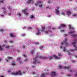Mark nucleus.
I'll list each match as a JSON object with an SVG mask.
<instances>
[{
	"label": "nucleus",
	"mask_w": 77,
	"mask_h": 77,
	"mask_svg": "<svg viewBox=\"0 0 77 77\" xmlns=\"http://www.w3.org/2000/svg\"><path fill=\"white\" fill-rule=\"evenodd\" d=\"M63 42H61V45H63Z\"/></svg>",
	"instance_id": "obj_54"
},
{
	"label": "nucleus",
	"mask_w": 77,
	"mask_h": 77,
	"mask_svg": "<svg viewBox=\"0 0 77 77\" xmlns=\"http://www.w3.org/2000/svg\"><path fill=\"white\" fill-rule=\"evenodd\" d=\"M61 14L63 15H65V13H64V12H62L61 13Z\"/></svg>",
	"instance_id": "obj_36"
},
{
	"label": "nucleus",
	"mask_w": 77,
	"mask_h": 77,
	"mask_svg": "<svg viewBox=\"0 0 77 77\" xmlns=\"http://www.w3.org/2000/svg\"><path fill=\"white\" fill-rule=\"evenodd\" d=\"M28 8H25L24 10H22V12H23L24 14L25 15H26V16H28V15H29V13H27L26 12V11H28Z\"/></svg>",
	"instance_id": "obj_2"
},
{
	"label": "nucleus",
	"mask_w": 77,
	"mask_h": 77,
	"mask_svg": "<svg viewBox=\"0 0 77 77\" xmlns=\"http://www.w3.org/2000/svg\"><path fill=\"white\" fill-rule=\"evenodd\" d=\"M8 72H9V73H11L12 75H22V73H23V74H24V73H23V72H21V71H20L19 70L18 71V72H17V71L15 72V73H12L11 72V70H8Z\"/></svg>",
	"instance_id": "obj_1"
},
{
	"label": "nucleus",
	"mask_w": 77,
	"mask_h": 77,
	"mask_svg": "<svg viewBox=\"0 0 77 77\" xmlns=\"http://www.w3.org/2000/svg\"><path fill=\"white\" fill-rule=\"evenodd\" d=\"M35 44H36V45H38L39 44V43L35 42Z\"/></svg>",
	"instance_id": "obj_50"
},
{
	"label": "nucleus",
	"mask_w": 77,
	"mask_h": 77,
	"mask_svg": "<svg viewBox=\"0 0 77 77\" xmlns=\"http://www.w3.org/2000/svg\"><path fill=\"white\" fill-rule=\"evenodd\" d=\"M63 69H66V67L65 66V67L63 68Z\"/></svg>",
	"instance_id": "obj_47"
},
{
	"label": "nucleus",
	"mask_w": 77,
	"mask_h": 77,
	"mask_svg": "<svg viewBox=\"0 0 77 77\" xmlns=\"http://www.w3.org/2000/svg\"><path fill=\"white\" fill-rule=\"evenodd\" d=\"M38 59V56H35V58H34L33 64L36 65V60Z\"/></svg>",
	"instance_id": "obj_6"
},
{
	"label": "nucleus",
	"mask_w": 77,
	"mask_h": 77,
	"mask_svg": "<svg viewBox=\"0 0 77 77\" xmlns=\"http://www.w3.org/2000/svg\"><path fill=\"white\" fill-rule=\"evenodd\" d=\"M42 29H43V31H44V30H45V28L44 27H42Z\"/></svg>",
	"instance_id": "obj_32"
},
{
	"label": "nucleus",
	"mask_w": 77,
	"mask_h": 77,
	"mask_svg": "<svg viewBox=\"0 0 77 77\" xmlns=\"http://www.w3.org/2000/svg\"><path fill=\"white\" fill-rule=\"evenodd\" d=\"M74 31H71V32H69V34H71L72 36V37H73L74 38H75V37H77V35L76 34H73L72 35V33H74Z\"/></svg>",
	"instance_id": "obj_5"
},
{
	"label": "nucleus",
	"mask_w": 77,
	"mask_h": 77,
	"mask_svg": "<svg viewBox=\"0 0 77 77\" xmlns=\"http://www.w3.org/2000/svg\"><path fill=\"white\" fill-rule=\"evenodd\" d=\"M69 29H70V30L74 29V27H71V25H69Z\"/></svg>",
	"instance_id": "obj_11"
},
{
	"label": "nucleus",
	"mask_w": 77,
	"mask_h": 77,
	"mask_svg": "<svg viewBox=\"0 0 77 77\" xmlns=\"http://www.w3.org/2000/svg\"><path fill=\"white\" fill-rule=\"evenodd\" d=\"M69 72H74V71H73V70H70L69 71Z\"/></svg>",
	"instance_id": "obj_43"
},
{
	"label": "nucleus",
	"mask_w": 77,
	"mask_h": 77,
	"mask_svg": "<svg viewBox=\"0 0 77 77\" xmlns=\"http://www.w3.org/2000/svg\"><path fill=\"white\" fill-rule=\"evenodd\" d=\"M17 15L18 16V17H20V16L21 15V14L20 13H19L17 14Z\"/></svg>",
	"instance_id": "obj_25"
},
{
	"label": "nucleus",
	"mask_w": 77,
	"mask_h": 77,
	"mask_svg": "<svg viewBox=\"0 0 77 77\" xmlns=\"http://www.w3.org/2000/svg\"><path fill=\"white\" fill-rule=\"evenodd\" d=\"M58 55L59 56H62V55H60V54L59 53L58 54Z\"/></svg>",
	"instance_id": "obj_52"
},
{
	"label": "nucleus",
	"mask_w": 77,
	"mask_h": 77,
	"mask_svg": "<svg viewBox=\"0 0 77 77\" xmlns=\"http://www.w3.org/2000/svg\"><path fill=\"white\" fill-rule=\"evenodd\" d=\"M76 15H77V14H73L72 15V16L73 17H75V16H76Z\"/></svg>",
	"instance_id": "obj_31"
},
{
	"label": "nucleus",
	"mask_w": 77,
	"mask_h": 77,
	"mask_svg": "<svg viewBox=\"0 0 77 77\" xmlns=\"http://www.w3.org/2000/svg\"><path fill=\"white\" fill-rule=\"evenodd\" d=\"M55 12L56 14H57V15H59V11L57 9H56L55 10Z\"/></svg>",
	"instance_id": "obj_15"
},
{
	"label": "nucleus",
	"mask_w": 77,
	"mask_h": 77,
	"mask_svg": "<svg viewBox=\"0 0 77 77\" xmlns=\"http://www.w3.org/2000/svg\"><path fill=\"white\" fill-rule=\"evenodd\" d=\"M68 55H70V52H69L68 53Z\"/></svg>",
	"instance_id": "obj_55"
},
{
	"label": "nucleus",
	"mask_w": 77,
	"mask_h": 77,
	"mask_svg": "<svg viewBox=\"0 0 77 77\" xmlns=\"http://www.w3.org/2000/svg\"><path fill=\"white\" fill-rule=\"evenodd\" d=\"M30 18H34V16L33 15H31L30 17Z\"/></svg>",
	"instance_id": "obj_19"
},
{
	"label": "nucleus",
	"mask_w": 77,
	"mask_h": 77,
	"mask_svg": "<svg viewBox=\"0 0 77 77\" xmlns=\"http://www.w3.org/2000/svg\"><path fill=\"white\" fill-rule=\"evenodd\" d=\"M23 56H24V57H26L27 56V55H26V54H24L23 55Z\"/></svg>",
	"instance_id": "obj_48"
},
{
	"label": "nucleus",
	"mask_w": 77,
	"mask_h": 77,
	"mask_svg": "<svg viewBox=\"0 0 77 77\" xmlns=\"http://www.w3.org/2000/svg\"><path fill=\"white\" fill-rule=\"evenodd\" d=\"M67 41V39L66 38L65 39V40L63 41L64 43H65V44L66 45H68V44L67 42H66V41Z\"/></svg>",
	"instance_id": "obj_12"
},
{
	"label": "nucleus",
	"mask_w": 77,
	"mask_h": 77,
	"mask_svg": "<svg viewBox=\"0 0 77 77\" xmlns=\"http://www.w3.org/2000/svg\"><path fill=\"white\" fill-rule=\"evenodd\" d=\"M26 47V46H25V45H23V48H25V47Z\"/></svg>",
	"instance_id": "obj_42"
},
{
	"label": "nucleus",
	"mask_w": 77,
	"mask_h": 77,
	"mask_svg": "<svg viewBox=\"0 0 77 77\" xmlns=\"http://www.w3.org/2000/svg\"><path fill=\"white\" fill-rule=\"evenodd\" d=\"M10 36H11V38H12V37H15V35L14 34H13L12 33H10Z\"/></svg>",
	"instance_id": "obj_10"
},
{
	"label": "nucleus",
	"mask_w": 77,
	"mask_h": 77,
	"mask_svg": "<svg viewBox=\"0 0 77 77\" xmlns=\"http://www.w3.org/2000/svg\"><path fill=\"white\" fill-rule=\"evenodd\" d=\"M1 17H3L4 16L3 14H1Z\"/></svg>",
	"instance_id": "obj_57"
},
{
	"label": "nucleus",
	"mask_w": 77,
	"mask_h": 77,
	"mask_svg": "<svg viewBox=\"0 0 77 77\" xmlns=\"http://www.w3.org/2000/svg\"><path fill=\"white\" fill-rule=\"evenodd\" d=\"M67 14H70L71 13V12L70 11H67Z\"/></svg>",
	"instance_id": "obj_22"
},
{
	"label": "nucleus",
	"mask_w": 77,
	"mask_h": 77,
	"mask_svg": "<svg viewBox=\"0 0 77 77\" xmlns=\"http://www.w3.org/2000/svg\"><path fill=\"white\" fill-rule=\"evenodd\" d=\"M64 31H64V30H61L60 31V32H64Z\"/></svg>",
	"instance_id": "obj_53"
},
{
	"label": "nucleus",
	"mask_w": 77,
	"mask_h": 77,
	"mask_svg": "<svg viewBox=\"0 0 77 77\" xmlns=\"http://www.w3.org/2000/svg\"><path fill=\"white\" fill-rule=\"evenodd\" d=\"M51 75L52 77H54V76H56L57 75V73L55 72H51Z\"/></svg>",
	"instance_id": "obj_7"
},
{
	"label": "nucleus",
	"mask_w": 77,
	"mask_h": 77,
	"mask_svg": "<svg viewBox=\"0 0 77 77\" xmlns=\"http://www.w3.org/2000/svg\"><path fill=\"white\" fill-rule=\"evenodd\" d=\"M59 68H62V66H61L60 65L59 66Z\"/></svg>",
	"instance_id": "obj_37"
},
{
	"label": "nucleus",
	"mask_w": 77,
	"mask_h": 77,
	"mask_svg": "<svg viewBox=\"0 0 77 77\" xmlns=\"http://www.w3.org/2000/svg\"><path fill=\"white\" fill-rule=\"evenodd\" d=\"M38 58H39L40 59H47V57H42L41 56H39L38 57Z\"/></svg>",
	"instance_id": "obj_8"
},
{
	"label": "nucleus",
	"mask_w": 77,
	"mask_h": 77,
	"mask_svg": "<svg viewBox=\"0 0 77 77\" xmlns=\"http://www.w3.org/2000/svg\"><path fill=\"white\" fill-rule=\"evenodd\" d=\"M50 1H48V4H50Z\"/></svg>",
	"instance_id": "obj_60"
},
{
	"label": "nucleus",
	"mask_w": 77,
	"mask_h": 77,
	"mask_svg": "<svg viewBox=\"0 0 77 77\" xmlns=\"http://www.w3.org/2000/svg\"><path fill=\"white\" fill-rule=\"evenodd\" d=\"M6 60V62H8V60Z\"/></svg>",
	"instance_id": "obj_58"
},
{
	"label": "nucleus",
	"mask_w": 77,
	"mask_h": 77,
	"mask_svg": "<svg viewBox=\"0 0 77 77\" xmlns=\"http://www.w3.org/2000/svg\"><path fill=\"white\" fill-rule=\"evenodd\" d=\"M19 63L21 64L22 63L23 64V62H22V61H20V62H19Z\"/></svg>",
	"instance_id": "obj_40"
},
{
	"label": "nucleus",
	"mask_w": 77,
	"mask_h": 77,
	"mask_svg": "<svg viewBox=\"0 0 77 77\" xmlns=\"http://www.w3.org/2000/svg\"><path fill=\"white\" fill-rule=\"evenodd\" d=\"M53 57H54L55 59H60V57H58L57 56H56L55 55H53V56H50L49 57V59H53Z\"/></svg>",
	"instance_id": "obj_4"
},
{
	"label": "nucleus",
	"mask_w": 77,
	"mask_h": 77,
	"mask_svg": "<svg viewBox=\"0 0 77 77\" xmlns=\"http://www.w3.org/2000/svg\"><path fill=\"white\" fill-rule=\"evenodd\" d=\"M8 59H12V57H8Z\"/></svg>",
	"instance_id": "obj_28"
},
{
	"label": "nucleus",
	"mask_w": 77,
	"mask_h": 77,
	"mask_svg": "<svg viewBox=\"0 0 77 77\" xmlns=\"http://www.w3.org/2000/svg\"><path fill=\"white\" fill-rule=\"evenodd\" d=\"M3 48H2V46L0 45V50H1V51H2V50H3Z\"/></svg>",
	"instance_id": "obj_29"
},
{
	"label": "nucleus",
	"mask_w": 77,
	"mask_h": 77,
	"mask_svg": "<svg viewBox=\"0 0 77 77\" xmlns=\"http://www.w3.org/2000/svg\"><path fill=\"white\" fill-rule=\"evenodd\" d=\"M9 10V11H11V10H12V9L11 8V7H10V6H8V7Z\"/></svg>",
	"instance_id": "obj_26"
},
{
	"label": "nucleus",
	"mask_w": 77,
	"mask_h": 77,
	"mask_svg": "<svg viewBox=\"0 0 77 77\" xmlns=\"http://www.w3.org/2000/svg\"><path fill=\"white\" fill-rule=\"evenodd\" d=\"M75 57H76V58H77V56L75 55Z\"/></svg>",
	"instance_id": "obj_64"
},
{
	"label": "nucleus",
	"mask_w": 77,
	"mask_h": 77,
	"mask_svg": "<svg viewBox=\"0 0 77 77\" xmlns=\"http://www.w3.org/2000/svg\"><path fill=\"white\" fill-rule=\"evenodd\" d=\"M68 76H71V75H70V74H69V75H68Z\"/></svg>",
	"instance_id": "obj_62"
},
{
	"label": "nucleus",
	"mask_w": 77,
	"mask_h": 77,
	"mask_svg": "<svg viewBox=\"0 0 77 77\" xmlns=\"http://www.w3.org/2000/svg\"><path fill=\"white\" fill-rule=\"evenodd\" d=\"M4 1V0H0V3H2L3 2V1Z\"/></svg>",
	"instance_id": "obj_34"
},
{
	"label": "nucleus",
	"mask_w": 77,
	"mask_h": 77,
	"mask_svg": "<svg viewBox=\"0 0 77 77\" xmlns=\"http://www.w3.org/2000/svg\"><path fill=\"white\" fill-rule=\"evenodd\" d=\"M40 49L41 50L42 49V48H43V46H41L39 47Z\"/></svg>",
	"instance_id": "obj_30"
},
{
	"label": "nucleus",
	"mask_w": 77,
	"mask_h": 77,
	"mask_svg": "<svg viewBox=\"0 0 77 77\" xmlns=\"http://www.w3.org/2000/svg\"><path fill=\"white\" fill-rule=\"evenodd\" d=\"M4 31L3 30V29H0V32H3Z\"/></svg>",
	"instance_id": "obj_33"
},
{
	"label": "nucleus",
	"mask_w": 77,
	"mask_h": 77,
	"mask_svg": "<svg viewBox=\"0 0 77 77\" xmlns=\"http://www.w3.org/2000/svg\"><path fill=\"white\" fill-rule=\"evenodd\" d=\"M38 4H39L38 6L40 8H41V7L42 6V5L43 4L42 3V1H38V2L35 3V6H36V5H37Z\"/></svg>",
	"instance_id": "obj_3"
},
{
	"label": "nucleus",
	"mask_w": 77,
	"mask_h": 77,
	"mask_svg": "<svg viewBox=\"0 0 77 77\" xmlns=\"http://www.w3.org/2000/svg\"><path fill=\"white\" fill-rule=\"evenodd\" d=\"M5 45H2V47H5Z\"/></svg>",
	"instance_id": "obj_61"
},
{
	"label": "nucleus",
	"mask_w": 77,
	"mask_h": 77,
	"mask_svg": "<svg viewBox=\"0 0 77 77\" xmlns=\"http://www.w3.org/2000/svg\"><path fill=\"white\" fill-rule=\"evenodd\" d=\"M0 77H4V76H0Z\"/></svg>",
	"instance_id": "obj_63"
},
{
	"label": "nucleus",
	"mask_w": 77,
	"mask_h": 77,
	"mask_svg": "<svg viewBox=\"0 0 77 77\" xmlns=\"http://www.w3.org/2000/svg\"><path fill=\"white\" fill-rule=\"evenodd\" d=\"M32 74H35V73L33 72H32Z\"/></svg>",
	"instance_id": "obj_41"
},
{
	"label": "nucleus",
	"mask_w": 77,
	"mask_h": 77,
	"mask_svg": "<svg viewBox=\"0 0 77 77\" xmlns=\"http://www.w3.org/2000/svg\"><path fill=\"white\" fill-rule=\"evenodd\" d=\"M48 74V73L45 74H43L41 75V77H45V76L46 75H47Z\"/></svg>",
	"instance_id": "obj_14"
},
{
	"label": "nucleus",
	"mask_w": 77,
	"mask_h": 77,
	"mask_svg": "<svg viewBox=\"0 0 77 77\" xmlns=\"http://www.w3.org/2000/svg\"><path fill=\"white\" fill-rule=\"evenodd\" d=\"M73 46L74 47H75V49H77V46L75 45H73Z\"/></svg>",
	"instance_id": "obj_23"
},
{
	"label": "nucleus",
	"mask_w": 77,
	"mask_h": 77,
	"mask_svg": "<svg viewBox=\"0 0 77 77\" xmlns=\"http://www.w3.org/2000/svg\"><path fill=\"white\" fill-rule=\"evenodd\" d=\"M15 65V63H12V65L13 66Z\"/></svg>",
	"instance_id": "obj_44"
},
{
	"label": "nucleus",
	"mask_w": 77,
	"mask_h": 77,
	"mask_svg": "<svg viewBox=\"0 0 77 77\" xmlns=\"http://www.w3.org/2000/svg\"><path fill=\"white\" fill-rule=\"evenodd\" d=\"M33 0H28V1L27 2V4H29V3H30V2H32L31 3L32 4H33Z\"/></svg>",
	"instance_id": "obj_9"
},
{
	"label": "nucleus",
	"mask_w": 77,
	"mask_h": 77,
	"mask_svg": "<svg viewBox=\"0 0 77 77\" xmlns=\"http://www.w3.org/2000/svg\"><path fill=\"white\" fill-rule=\"evenodd\" d=\"M5 48H9V46H7L5 47Z\"/></svg>",
	"instance_id": "obj_35"
},
{
	"label": "nucleus",
	"mask_w": 77,
	"mask_h": 77,
	"mask_svg": "<svg viewBox=\"0 0 77 77\" xmlns=\"http://www.w3.org/2000/svg\"><path fill=\"white\" fill-rule=\"evenodd\" d=\"M69 68H70V69L71 68H70L69 67V66L67 67V69H69Z\"/></svg>",
	"instance_id": "obj_51"
},
{
	"label": "nucleus",
	"mask_w": 77,
	"mask_h": 77,
	"mask_svg": "<svg viewBox=\"0 0 77 77\" xmlns=\"http://www.w3.org/2000/svg\"><path fill=\"white\" fill-rule=\"evenodd\" d=\"M57 9H59V7H57Z\"/></svg>",
	"instance_id": "obj_59"
},
{
	"label": "nucleus",
	"mask_w": 77,
	"mask_h": 77,
	"mask_svg": "<svg viewBox=\"0 0 77 77\" xmlns=\"http://www.w3.org/2000/svg\"><path fill=\"white\" fill-rule=\"evenodd\" d=\"M77 42V40L76 39L74 40V42L72 43V44H75Z\"/></svg>",
	"instance_id": "obj_16"
},
{
	"label": "nucleus",
	"mask_w": 77,
	"mask_h": 77,
	"mask_svg": "<svg viewBox=\"0 0 77 77\" xmlns=\"http://www.w3.org/2000/svg\"><path fill=\"white\" fill-rule=\"evenodd\" d=\"M60 49H61V48H62V46H60Z\"/></svg>",
	"instance_id": "obj_56"
},
{
	"label": "nucleus",
	"mask_w": 77,
	"mask_h": 77,
	"mask_svg": "<svg viewBox=\"0 0 77 77\" xmlns=\"http://www.w3.org/2000/svg\"><path fill=\"white\" fill-rule=\"evenodd\" d=\"M2 9L3 11H4V12H6V10L5 9V8H2Z\"/></svg>",
	"instance_id": "obj_18"
},
{
	"label": "nucleus",
	"mask_w": 77,
	"mask_h": 77,
	"mask_svg": "<svg viewBox=\"0 0 77 77\" xmlns=\"http://www.w3.org/2000/svg\"><path fill=\"white\" fill-rule=\"evenodd\" d=\"M28 29L30 30V29H32V27H29L28 28Z\"/></svg>",
	"instance_id": "obj_27"
},
{
	"label": "nucleus",
	"mask_w": 77,
	"mask_h": 77,
	"mask_svg": "<svg viewBox=\"0 0 77 77\" xmlns=\"http://www.w3.org/2000/svg\"><path fill=\"white\" fill-rule=\"evenodd\" d=\"M4 42H5V43H7V41L5 40L4 41Z\"/></svg>",
	"instance_id": "obj_49"
},
{
	"label": "nucleus",
	"mask_w": 77,
	"mask_h": 77,
	"mask_svg": "<svg viewBox=\"0 0 77 77\" xmlns=\"http://www.w3.org/2000/svg\"><path fill=\"white\" fill-rule=\"evenodd\" d=\"M47 8H48L49 9H51V7H50V6H48Z\"/></svg>",
	"instance_id": "obj_38"
},
{
	"label": "nucleus",
	"mask_w": 77,
	"mask_h": 77,
	"mask_svg": "<svg viewBox=\"0 0 77 77\" xmlns=\"http://www.w3.org/2000/svg\"><path fill=\"white\" fill-rule=\"evenodd\" d=\"M40 62H40V61H39V60H38L37 61V63H40Z\"/></svg>",
	"instance_id": "obj_39"
},
{
	"label": "nucleus",
	"mask_w": 77,
	"mask_h": 77,
	"mask_svg": "<svg viewBox=\"0 0 77 77\" xmlns=\"http://www.w3.org/2000/svg\"><path fill=\"white\" fill-rule=\"evenodd\" d=\"M22 36H25V34H22Z\"/></svg>",
	"instance_id": "obj_45"
},
{
	"label": "nucleus",
	"mask_w": 77,
	"mask_h": 77,
	"mask_svg": "<svg viewBox=\"0 0 77 77\" xmlns=\"http://www.w3.org/2000/svg\"><path fill=\"white\" fill-rule=\"evenodd\" d=\"M45 33H48V32H47V31H45Z\"/></svg>",
	"instance_id": "obj_46"
},
{
	"label": "nucleus",
	"mask_w": 77,
	"mask_h": 77,
	"mask_svg": "<svg viewBox=\"0 0 77 77\" xmlns=\"http://www.w3.org/2000/svg\"><path fill=\"white\" fill-rule=\"evenodd\" d=\"M17 60H20L21 59V58L20 57H18L17 58Z\"/></svg>",
	"instance_id": "obj_24"
},
{
	"label": "nucleus",
	"mask_w": 77,
	"mask_h": 77,
	"mask_svg": "<svg viewBox=\"0 0 77 77\" xmlns=\"http://www.w3.org/2000/svg\"><path fill=\"white\" fill-rule=\"evenodd\" d=\"M34 49L33 50H32V51L31 52V54L33 55V52H34Z\"/></svg>",
	"instance_id": "obj_21"
},
{
	"label": "nucleus",
	"mask_w": 77,
	"mask_h": 77,
	"mask_svg": "<svg viewBox=\"0 0 77 77\" xmlns=\"http://www.w3.org/2000/svg\"><path fill=\"white\" fill-rule=\"evenodd\" d=\"M66 25L64 24H61L60 25V27H65Z\"/></svg>",
	"instance_id": "obj_13"
},
{
	"label": "nucleus",
	"mask_w": 77,
	"mask_h": 77,
	"mask_svg": "<svg viewBox=\"0 0 77 77\" xmlns=\"http://www.w3.org/2000/svg\"><path fill=\"white\" fill-rule=\"evenodd\" d=\"M63 51L64 52H65V51H66V49L65 48V47H63Z\"/></svg>",
	"instance_id": "obj_20"
},
{
	"label": "nucleus",
	"mask_w": 77,
	"mask_h": 77,
	"mask_svg": "<svg viewBox=\"0 0 77 77\" xmlns=\"http://www.w3.org/2000/svg\"><path fill=\"white\" fill-rule=\"evenodd\" d=\"M41 33V32H39V30H38V32H37L35 33L36 35H39V34Z\"/></svg>",
	"instance_id": "obj_17"
}]
</instances>
